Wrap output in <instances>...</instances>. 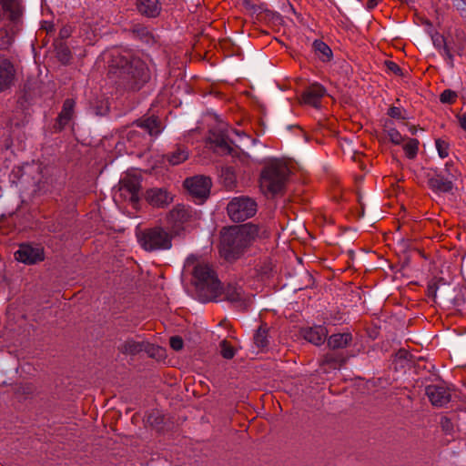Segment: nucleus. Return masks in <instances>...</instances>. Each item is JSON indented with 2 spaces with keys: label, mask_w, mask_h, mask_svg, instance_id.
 <instances>
[{
  "label": "nucleus",
  "mask_w": 466,
  "mask_h": 466,
  "mask_svg": "<svg viewBox=\"0 0 466 466\" xmlns=\"http://www.w3.org/2000/svg\"><path fill=\"white\" fill-rule=\"evenodd\" d=\"M264 234L265 231L260 232L256 225L250 223L227 229L221 237V253L228 260L235 259Z\"/></svg>",
  "instance_id": "f257e3e1"
},
{
  "label": "nucleus",
  "mask_w": 466,
  "mask_h": 466,
  "mask_svg": "<svg viewBox=\"0 0 466 466\" xmlns=\"http://www.w3.org/2000/svg\"><path fill=\"white\" fill-rule=\"evenodd\" d=\"M185 270H192L196 288L208 296L217 295L220 290V282L210 267L198 256L189 255L184 264Z\"/></svg>",
  "instance_id": "f03ea898"
},
{
  "label": "nucleus",
  "mask_w": 466,
  "mask_h": 466,
  "mask_svg": "<svg viewBox=\"0 0 466 466\" xmlns=\"http://www.w3.org/2000/svg\"><path fill=\"white\" fill-rule=\"evenodd\" d=\"M289 172V168L283 161L278 159L268 161L260 175L261 191L266 195H275L280 192Z\"/></svg>",
  "instance_id": "7ed1b4c3"
},
{
  "label": "nucleus",
  "mask_w": 466,
  "mask_h": 466,
  "mask_svg": "<svg viewBox=\"0 0 466 466\" xmlns=\"http://www.w3.org/2000/svg\"><path fill=\"white\" fill-rule=\"evenodd\" d=\"M137 240L147 251L168 250L172 248V236L160 227L140 232Z\"/></svg>",
  "instance_id": "20e7f679"
},
{
  "label": "nucleus",
  "mask_w": 466,
  "mask_h": 466,
  "mask_svg": "<svg viewBox=\"0 0 466 466\" xmlns=\"http://www.w3.org/2000/svg\"><path fill=\"white\" fill-rule=\"evenodd\" d=\"M248 138L244 132L235 129H221L218 132L213 131L209 137L211 147L220 155H229L233 151L231 145L240 147V142Z\"/></svg>",
  "instance_id": "39448f33"
},
{
  "label": "nucleus",
  "mask_w": 466,
  "mask_h": 466,
  "mask_svg": "<svg viewBox=\"0 0 466 466\" xmlns=\"http://www.w3.org/2000/svg\"><path fill=\"white\" fill-rule=\"evenodd\" d=\"M42 178V167L37 162L25 163L15 166L9 174V179L13 184H20L22 187L27 188L36 186Z\"/></svg>",
  "instance_id": "423d86ee"
},
{
  "label": "nucleus",
  "mask_w": 466,
  "mask_h": 466,
  "mask_svg": "<svg viewBox=\"0 0 466 466\" xmlns=\"http://www.w3.org/2000/svg\"><path fill=\"white\" fill-rule=\"evenodd\" d=\"M229 218L236 222L243 221L257 211L256 202L248 197L234 198L227 207Z\"/></svg>",
  "instance_id": "0eeeda50"
},
{
  "label": "nucleus",
  "mask_w": 466,
  "mask_h": 466,
  "mask_svg": "<svg viewBox=\"0 0 466 466\" xmlns=\"http://www.w3.org/2000/svg\"><path fill=\"white\" fill-rule=\"evenodd\" d=\"M15 258L17 261L24 264H35L44 260V249L39 245L22 244L15 253Z\"/></svg>",
  "instance_id": "6e6552de"
},
{
  "label": "nucleus",
  "mask_w": 466,
  "mask_h": 466,
  "mask_svg": "<svg viewBox=\"0 0 466 466\" xmlns=\"http://www.w3.org/2000/svg\"><path fill=\"white\" fill-rule=\"evenodd\" d=\"M185 187L197 198H208L211 187V180L204 176H195L185 180Z\"/></svg>",
  "instance_id": "1a4fd4ad"
},
{
  "label": "nucleus",
  "mask_w": 466,
  "mask_h": 466,
  "mask_svg": "<svg viewBox=\"0 0 466 466\" xmlns=\"http://www.w3.org/2000/svg\"><path fill=\"white\" fill-rule=\"evenodd\" d=\"M193 217L191 208L185 206H177L169 214L168 222L171 224V231L174 235H179L184 229L181 226L188 222Z\"/></svg>",
  "instance_id": "9d476101"
},
{
  "label": "nucleus",
  "mask_w": 466,
  "mask_h": 466,
  "mask_svg": "<svg viewBox=\"0 0 466 466\" xmlns=\"http://www.w3.org/2000/svg\"><path fill=\"white\" fill-rule=\"evenodd\" d=\"M435 299L443 304L460 306L463 302L461 289L450 285H440L435 290Z\"/></svg>",
  "instance_id": "9b49d317"
},
{
  "label": "nucleus",
  "mask_w": 466,
  "mask_h": 466,
  "mask_svg": "<svg viewBox=\"0 0 466 466\" xmlns=\"http://www.w3.org/2000/svg\"><path fill=\"white\" fill-rule=\"evenodd\" d=\"M457 179L455 173H451L450 177H445L443 172L437 174L429 180L430 187L436 192L448 193L453 188V183Z\"/></svg>",
  "instance_id": "f8f14e48"
},
{
  "label": "nucleus",
  "mask_w": 466,
  "mask_h": 466,
  "mask_svg": "<svg viewBox=\"0 0 466 466\" xmlns=\"http://www.w3.org/2000/svg\"><path fill=\"white\" fill-rule=\"evenodd\" d=\"M146 198L152 206L157 208H164L173 200V196L164 188H151Z\"/></svg>",
  "instance_id": "ddd939ff"
},
{
  "label": "nucleus",
  "mask_w": 466,
  "mask_h": 466,
  "mask_svg": "<svg viewBox=\"0 0 466 466\" xmlns=\"http://www.w3.org/2000/svg\"><path fill=\"white\" fill-rule=\"evenodd\" d=\"M326 94V89L319 85H311L302 95V102L306 105L317 107L319 105L320 98Z\"/></svg>",
  "instance_id": "4468645a"
},
{
  "label": "nucleus",
  "mask_w": 466,
  "mask_h": 466,
  "mask_svg": "<svg viewBox=\"0 0 466 466\" xmlns=\"http://www.w3.org/2000/svg\"><path fill=\"white\" fill-rule=\"evenodd\" d=\"M426 394L434 406H443L450 400V394L443 387L430 385L426 388Z\"/></svg>",
  "instance_id": "2eb2a0df"
},
{
  "label": "nucleus",
  "mask_w": 466,
  "mask_h": 466,
  "mask_svg": "<svg viewBox=\"0 0 466 466\" xmlns=\"http://www.w3.org/2000/svg\"><path fill=\"white\" fill-rule=\"evenodd\" d=\"M140 187L139 179L137 177L126 176L120 180V187L119 190L121 192H127L129 194V198L131 201L137 200V192Z\"/></svg>",
  "instance_id": "dca6fc26"
},
{
  "label": "nucleus",
  "mask_w": 466,
  "mask_h": 466,
  "mask_svg": "<svg viewBox=\"0 0 466 466\" xmlns=\"http://www.w3.org/2000/svg\"><path fill=\"white\" fill-rule=\"evenodd\" d=\"M15 77L14 66L7 60L0 62V92L8 88Z\"/></svg>",
  "instance_id": "f3484780"
},
{
  "label": "nucleus",
  "mask_w": 466,
  "mask_h": 466,
  "mask_svg": "<svg viewBox=\"0 0 466 466\" xmlns=\"http://www.w3.org/2000/svg\"><path fill=\"white\" fill-rule=\"evenodd\" d=\"M327 334L326 328L321 325L309 328L303 331L304 339L316 346H319L325 341Z\"/></svg>",
  "instance_id": "a211bd4d"
},
{
  "label": "nucleus",
  "mask_w": 466,
  "mask_h": 466,
  "mask_svg": "<svg viewBox=\"0 0 466 466\" xmlns=\"http://www.w3.org/2000/svg\"><path fill=\"white\" fill-rule=\"evenodd\" d=\"M5 12L8 13L13 23L17 24L22 14L20 0H0Z\"/></svg>",
  "instance_id": "6ab92c4d"
},
{
  "label": "nucleus",
  "mask_w": 466,
  "mask_h": 466,
  "mask_svg": "<svg viewBox=\"0 0 466 466\" xmlns=\"http://www.w3.org/2000/svg\"><path fill=\"white\" fill-rule=\"evenodd\" d=\"M137 9L147 16H156L159 13L158 0H137Z\"/></svg>",
  "instance_id": "aec40b11"
},
{
  "label": "nucleus",
  "mask_w": 466,
  "mask_h": 466,
  "mask_svg": "<svg viewBox=\"0 0 466 466\" xmlns=\"http://www.w3.org/2000/svg\"><path fill=\"white\" fill-rule=\"evenodd\" d=\"M225 295L228 300L235 303H241V306H246V299L244 298V293L238 285L229 284L226 288Z\"/></svg>",
  "instance_id": "412c9836"
},
{
  "label": "nucleus",
  "mask_w": 466,
  "mask_h": 466,
  "mask_svg": "<svg viewBox=\"0 0 466 466\" xmlns=\"http://www.w3.org/2000/svg\"><path fill=\"white\" fill-rule=\"evenodd\" d=\"M75 102L72 99H66L58 116V126L60 128L66 127L73 117Z\"/></svg>",
  "instance_id": "4be33fe9"
},
{
  "label": "nucleus",
  "mask_w": 466,
  "mask_h": 466,
  "mask_svg": "<svg viewBox=\"0 0 466 466\" xmlns=\"http://www.w3.org/2000/svg\"><path fill=\"white\" fill-rule=\"evenodd\" d=\"M350 333H337L328 339V346L332 350L342 349L351 341Z\"/></svg>",
  "instance_id": "5701e85b"
},
{
  "label": "nucleus",
  "mask_w": 466,
  "mask_h": 466,
  "mask_svg": "<svg viewBox=\"0 0 466 466\" xmlns=\"http://www.w3.org/2000/svg\"><path fill=\"white\" fill-rule=\"evenodd\" d=\"M137 126L143 128L150 136H157L162 131L161 125L158 119L155 116L140 120L137 123Z\"/></svg>",
  "instance_id": "b1692460"
},
{
  "label": "nucleus",
  "mask_w": 466,
  "mask_h": 466,
  "mask_svg": "<svg viewBox=\"0 0 466 466\" xmlns=\"http://www.w3.org/2000/svg\"><path fill=\"white\" fill-rule=\"evenodd\" d=\"M313 49L316 56L323 62H328L332 57V51L329 46L321 40H315L313 42Z\"/></svg>",
  "instance_id": "393cba45"
},
{
  "label": "nucleus",
  "mask_w": 466,
  "mask_h": 466,
  "mask_svg": "<svg viewBox=\"0 0 466 466\" xmlns=\"http://www.w3.org/2000/svg\"><path fill=\"white\" fill-rule=\"evenodd\" d=\"M17 30V25L15 23L9 28H0V48H6L11 45L14 35Z\"/></svg>",
  "instance_id": "a878e982"
},
{
  "label": "nucleus",
  "mask_w": 466,
  "mask_h": 466,
  "mask_svg": "<svg viewBox=\"0 0 466 466\" xmlns=\"http://www.w3.org/2000/svg\"><path fill=\"white\" fill-rule=\"evenodd\" d=\"M169 164L176 166L183 163L188 158V152L185 148L178 147L166 156Z\"/></svg>",
  "instance_id": "bb28decb"
},
{
  "label": "nucleus",
  "mask_w": 466,
  "mask_h": 466,
  "mask_svg": "<svg viewBox=\"0 0 466 466\" xmlns=\"http://www.w3.org/2000/svg\"><path fill=\"white\" fill-rule=\"evenodd\" d=\"M254 344L259 350H265L268 348L269 339L268 331L264 328H259L254 335Z\"/></svg>",
  "instance_id": "cd10ccee"
},
{
  "label": "nucleus",
  "mask_w": 466,
  "mask_h": 466,
  "mask_svg": "<svg viewBox=\"0 0 466 466\" xmlns=\"http://www.w3.org/2000/svg\"><path fill=\"white\" fill-rule=\"evenodd\" d=\"M385 132L391 143L395 145L401 144L404 139L401 134L393 127L391 122H387L384 127Z\"/></svg>",
  "instance_id": "c85d7f7f"
},
{
  "label": "nucleus",
  "mask_w": 466,
  "mask_h": 466,
  "mask_svg": "<svg viewBox=\"0 0 466 466\" xmlns=\"http://www.w3.org/2000/svg\"><path fill=\"white\" fill-rule=\"evenodd\" d=\"M418 146L419 142L417 139L414 138H410L405 142L403 149L405 151L406 156L409 158H413L416 157L418 152Z\"/></svg>",
  "instance_id": "c756f323"
},
{
  "label": "nucleus",
  "mask_w": 466,
  "mask_h": 466,
  "mask_svg": "<svg viewBox=\"0 0 466 466\" xmlns=\"http://www.w3.org/2000/svg\"><path fill=\"white\" fill-rule=\"evenodd\" d=\"M435 146L440 157L445 158L449 156V144L446 141L441 138L436 139Z\"/></svg>",
  "instance_id": "7c9ffc66"
},
{
  "label": "nucleus",
  "mask_w": 466,
  "mask_h": 466,
  "mask_svg": "<svg viewBox=\"0 0 466 466\" xmlns=\"http://www.w3.org/2000/svg\"><path fill=\"white\" fill-rule=\"evenodd\" d=\"M221 355L225 359H232L235 355V351L232 347H230L226 340H222L220 343Z\"/></svg>",
  "instance_id": "2f4dec72"
},
{
  "label": "nucleus",
  "mask_w": 466,
  "mask_h": 466,
  "mask_svg": "<svg viewBox=\"0 0 466 466\" xmlns=\"http://www.w3.org/2000/svg\"><path fill=\"white\" fill-rule=\"evenodd\" d=\"M439 53L445 59L449 66H453V56L446 45L439 50Z\"/></svg>",
  "instance_id": "473e14b6"
},
{
  "label": "nucleus",
  "mask_w": 466,
  "mask_h": 466,
  "mask_svg": "<svg viewBox=\"0 0 466 466\" xmlns=\"http://www.w3.org/2000/svg\"><path fill=\"white\" fill-rule=\"evenodd\" d=\"M456 97L457 95L454 91L446 89L441 95V101L442 103H452Z\"/></svg>",
  "instance_id": "72a5a7b5"
},
{
  "label": "nucleus",
  "mask_w": 466,
  "mask_h": 466,
  "mask_svg": "<svg viewBox=\"0 0 466 466\" xmlns=\"http://www.w3.org/2000/svg\"><path fill=\"white\" fill-rule=\"evenodd\" d=\"M170 346L174 350H180L183 348V340L180 337L170 338Z\"/></svg>",
  "instance_id": "f704fd0d"
},
{
  "label": "nucleus",
  "mask_w": 466,
  "mask_h": 466,
  "mask_svg": "<svg viewBox=\"0 0 466 466\" xmlns=\"http://www.w3.org/2000/svg\"><path fill=\"white\" fill-rule=\"evenodd\" d=\"M441 172L445 174V177H450L451 173H455L457 175V178L459 177L460 175L458 170L454 167V166L451 163H446L445 168Z\"/></svg>",
  "instance_id": "c9c22d12"
},
{
  "label": "nucleus",
  "mask_w": 466,
  "mask_h": 466,
  "mask_svg": "<svg viewBox=\"0 0 466 466\" xmlns=\"http://www.w3.org/2000/svg\"><path fill=\"white\" fill-rule=\"evenodd\" d=\"M389 115L393 118H403L401 109L396 106L390 108Z\"/></svg>",
  "instance_id": "e433bc0d"
},
{
  "label": "nucleus",
  "mask_w": 466,
  "mask_h": 466,
  "mask_svg": "<svg viewBox=\"0 0 466 466\" xmlns=\"http://www.w3.org/2000/svg\"><path fill=\"white\" fill-rule=\"evenodd\" d=\"M386 65H387L388 69L390 70L391 72H393L397 75L400 74V66L397 64H395L394 62L390 61V62H387Z\"/></svg>",
  "instance_id": "4c0bfd02"
},
{
  "label": "nucleus",
  "mask_w": 466,
  "mask_h": 466,
  "mask_svg": "<svg viewBox=\"0 0 466 466\" xmlns=\"http://www.w3.org/2000/svg\"><path fill=\"white\" fill-rule=\"evenodd\" d=\"M139 348H140L139 345L133 341H128V342H127V345H126V350H128L131 353L137 351L139 350Z\"/></svg>",
  "instance_id": "58836bf2"
},
{
  "label": "nucleus",
  "mask_w": 466,
  "mask_h": 466,
  "mask_svg": "<svg viewBox=\"0 0 466 466\" xmlns=\"http://www.w3.org/2000/svg\"><path fill=\"white\" fill-rule=\"evenodd\" d=\"M434 46L440 50L444 45V39L442 36H437L433 39Z\"/></svg>",
  "instance_id": "ea45409f"
},
{
  "label": "nucleus",
  "mask_w": 466,
  "mask_h": 466,
  "mask_svg": "<svg viewBox=\"0 0 466 466\" xmlns=\"http://www.w3.org/2000/svg\"><path fill=\"white\" fill-rule=\"evenodd\" d=\"M459 121H460V125H461V128L466 130V114L461 115L459 117Z\"/></svg>",
  "instance_id": "a19ab883"
},
{
  "label": "nucleus",
  "mask_w": 466,
  "mask_h": 466,
  "mask_svg": "<svg viewBox=\"0 0 466 466\" xmlns=\"http://www.w3.org/2000/svg\"><path fill=\"white\" fill-rule=\"evenodd\" d=\"M379 1L380 0H368L367 5L370 9H372L378 5Z\"/></svg>",
  "instance_id": "79ce46f5"
},
{
  "label": "nucleus",
  "mask_w": 466,
  "mask_h": 466,
  "mask_svg": "<svg viewBox=\"0 0 466 466\" xmlns=\"http://www.w3.org/2000/svg\"><path fill=\"white\" fill-rule=\"evenodd\" d=\"M62 35L65 36L66 35V32H61Z\"/></svg>",
  "instance_id": "37998d69"
}]
</instances>
